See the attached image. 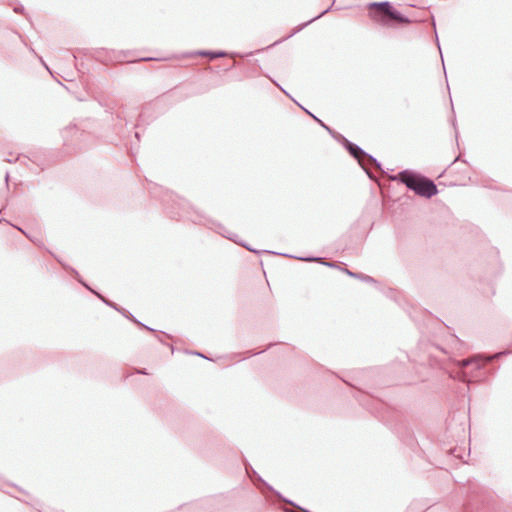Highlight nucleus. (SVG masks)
Wrapping results in <instances>:
<instances>
[{"mask_svg": "<svg viewBox=\"0 0 512 512\" xmlns=\"http://www.w3.org/2000/svg\"><path fill=\"white\" fill-rule=\"evenodd\" d=\"M399 178L407 188L414 191L419 196L431 198L438 192L437 186L432 180H429L414 172L408 170L401 171L399 173Z\"/></svg>", "mask_w": 512, "mask_h": 512, "instance_id": "f257e3e1", "label": "nucleus"}, {"mask_svg": "<svg viewBox=\"0 0 512 512\" xmlns=\"http://www.w3.org/2000/svg\"><path fill=\"white\" fill-rule=\"evenodd\" d=\"M347 149L353 155L356 159H358L359 163L361 164V157H368L370 161L374 162L377 167H380V164L377 162V160L368 155L361 147H359L356 144H353L351 142H347Z\"/></svg>", "mask_w": 512, "mask_h": 512, "instance_id": "f03ea898", "label": "nucleus"}, {"mask_svg": "<svg viewBox=\"0 0 512 512\" xmlns=\"http://www.w3.org/2000/svg\"><path fill=\"white\" fill-rule=\"evenodd\" d=\"M371 6L380 8L384 13L390 16V13L394 10L389 2L383 1L379 3H372Z\"/></svg>", "mask_w": 512, "mask_h": 512, "instance_id": "7ed1b4c3", "label": "nucleus"}, {"mask_svg": "<svg viewBox=\"0 0 512 512\" xmlns=\"http://www.w3.org/2000/svg\"><path fill=\"white\" fill-rule=\"evenodd\" d=\"M345 273L351 277H354V278H357V279H361L362 281L364 282H367V283H370V282H373V278L370 277V276H362V275H359V274H356L354 272H351L347 269H345Z\"/></svg>", "mask_w": 512, "mask_h": 512, "instance_id": "20e7f679", "label": "nucleus"}, {"mask_svg": "<svg viewBox=\"0 0 512 512\" xmlns=\"http://www.w3.org/2000/svg\"><path fill=\"white\" fill-rule=\"evenodd\" d=\"M390 17L395 19V20H399L400 22H403V23H408L409 22V19L407 17L403 16L397 10H393L392 13H390Z\"/></svg>", "mask_w": 512, "mask_h": 512, "instance_id": "39448f33", "label": "nucleus"}, {"mask_svg": "<svg viewBox=\"0 0 512 512\" xmlns=\"http://www.w3.org/2000/svg\"><path fill=\"white\" fill-rule=\"evenodd\" d=\"M471 363H476L477 364V368H480L481 365L478 363V358H473V359H464V360H461L459 362V365L461 367H466L468 365H470Z\"/></svg>", "mask_w": 512, "mask_h": 512, "instance_id": "423d86ee", "label": "nucleus"}, {"mask_svg": "<svg viewBox=\"0 0 512 512\" xmlns=\"http://www.w3.org/2000/svg\"><path fill=\"white\" fill-rule=\"evenodd\" d=\"M198 55H202V56H210L211 58H217V57H222L225 55L224 52H216V53H211V52H205V51H201V52H198L197 53Z\"/></svg>", "mask_w": 512, "mask_h": 512, "instance_id": "0eeeda50", "label": "nucleus"}, {"mask_svg": "<svg viewBox=\"0 0 512 512\" xmlns=\"http://www.w3.org/2000/svg\"><path fill=\"white\" fill-rule=\"evenodd\" d=\"M297 259H300V260H303V261H307V262H311V261H317L319 260V258H316V257H296Z\"/></svg>", "mask_w": 512, "mask_h": 512, "instance_id": "6e6552de", "label": "nucleus"}, {"mask_svg": "<svg viewBox=\"0 0 512 512\" xmlns=\"http://www.w3.org/2000/svg\"><path fill=\"white\" fill-rule=\"evenodd\" d=\"M502 354H503L502 352H500V353H496V354H494V355H492V356L487 357V359H486V360H487V361H491V360H493V359L498 358V357H499L500 355H502Z\"/></svg>", "mask_w": 512, "mask_h": 512, "instance_id": "1a4fd4ad", "label": "nucleus"}, {"mask_svg": "<svg viewBox=\"0 0 512 512\" xmlns=\"http://www.w3.org/2000/svg\"><path fill=\"white\" fill-rule=\"evenodd\" d=\"M328 11V9L324 10L321 14H319L318 16H315L314 18H312L310 21H308V23H311L312 21L320 18L323 14H325L326 12Z\"/></svg>", "mask_w": 512, "mask_h": 512, "instance_id": "9d476101", "label": "nucleus"}, {"mask_svg": "<svg viewBox=\"0 0 512 512\" xmlns=\"http://www.w3.org/2000/svg\"><path fill=\"white\" fill-rule=\"evenodd\" d=\"M317 121H319V123L321 124L322 128H325L327 131L330 132V128L328 126H326L321 120H319L318 118H316L315 116H313Z\"/></svg>", "mask_w": 512, "mask_h": 512, "instance_id": "9b49d317", "label": "nucleus"}, {"mask_svg": "<svg viewBox=\"0 0 512 512\" xmlns=\"http://www.w3.org/2000/svg\"><path fill=\"white\" fill-rule=\"evenodd\" d=\"M323 265H326V266H329V267H333V264L332 263H328V262H322Z\"/></svg>", "mask_w": 512, "mask_h": 512, "instance_id": "f8f14e48", "label": "nucleus"}, {"mask_svg": "<svg viewBox=\"0 0 512 512\" xmlns=\"http://www.w3.org/2000/svg\"><path fill=\"white\" fill-rule=\"evenodd\" d=\"M103 301L105 302V304H108V305L112 306V304H111V303H109L108 301H106V300H104V299H103Z\"/></svg>", "mask_w": 512, "mask_h": 512, "instance_id": "ddd939ff", "label": "nucleus"}, {"mask_svg": "<svg viewBox=\"0 0 512 512\" xmlns=\"http://www.w3.org/2000/svg\"><path fill=\"white\" fill-rule=\"evenodd\" d=\"M249 251H254L252 248H249L248 246L244 245Z\"/></svg>", "mask_w": 512, "mask_h": 512, "instance_id": "4468645a", "label": "nucleus"}, {"mask_svg": "<svg viewBox=\"0 0 512 512\" xmlns=\"http://www.w3.org/2000/svg\"><path fill=\"white\" fill-rule=\"evenodd\" d=\"M226 237H227L228 239H233V238H232V235H228V236H226Z\"/></svg>", "mask_w": 512, "mask_h": 512, "instance_id": "2eb2a0df", "label": "nucleus"}, {"mask_svg": "<svg viewBox=\"0 0 512 512\" xmlns=\"http://www.w3.org/2000/svg\"><path fill=\"white\" fill-rule=\"evenodd\" d=\"M197 356H201V357H204L202 354L200 353H195Z\"/></svg>", "mask_w": 512, "mask_h": 512, "instance_id": "dca6fc26", "label": "nucleus"}]
</instances>
